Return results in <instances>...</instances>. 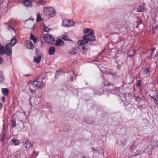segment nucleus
<instances>
[{
    "label": "nucleus",
    "instance_id": "obj_1",
    "mask_svg": "<svg viewBox=\"0 0 158 158\" xmlns=\"http://www.w3.org/2000/svg\"><path fill=\"white\" fill-rule=\"evenodd\" d=\"M82 38L83 40L79 41L77 43L78 45L79 46L84 45L87 44L89 41H93L96 40L95 36L94 35V34L84 35L82 36Z\"/></svg>",
    "mask_w": 158,
    "mask_h": 158
},
{
    "label": "nucleus",
    "instance_id": "obj_2",
    "mask_svg": "<svg viewBox=\"0 0 158 158\" xmlns=\"http://www.w3.org/2000/svg\"><path fill=\"white\" fill-rule=\"evenodd\" d=\"M43 10L44 15L49 18L54 17L56 14L55 9L52 7H44Z\"/></svg>",
    "mask_w": 158,
    "mask_h": 158
},
{
    "label": "nucleus",
    "instance_id": "obj_3",
    "mask_svg": "<svg viewBox=\"0 0 158 158\" xmlns=\"http://www.w3.org/2000/svg\"><path fill=\"white\" fill-rule=\"evenodd\" d=\"M9 46V44H7L4 47L2 46L0 43V55H2L5 53L7 56H10L12 53V51Z\"/></svg>",
    "mask_w": 158,
    "mask_h": 158
},
{
    "label": "nucleus",
    "instance_id": "obj_4",
    "mask_svg": "<svg viewBox=\"0 0 158 158\" xmlns=\"http://www.w3.org/2000/svg\"><path fill=\"white\" fill-rule=\"evenodd\" d=\"M44 40L48 44H53L55 42L54 38L50 34L44 35Z\"/></svg>",
    "mask_w": 158,
    "mask_h": 158
},
{
    "label": "nucleus",
    "instance_id": "obj_5",
    "mask_svg": "<svg viewBox=\"0 0 158 158\" xmlns=\"http://www.w3.org/2000/svg\"><path fill=\"white\" fill-rule=\"evenodd\" d=\"M75 23L72 20H64L62 22V25L64 27H71L73 26Z\"/></svg>",
    "mask_w": 158,
    "mask_h": 158
},
{
    "label": "nucleus",
    "instance_id": "obj_6",
    "mask_svg": "<svg viewBox=\"0 0 158 158\" xmlns=\"http://www.w3.org/2000/svg\"><path fill=\"white\" fill-rule=\"evenodd\" d=\"M37 88H40L43 87V83L42 81H39L37 80L34 81L32 83Z\"/></svg>",
    "mask_w": 158,
    "mask_h": 158
},
{
    "label": "nucleus",
    "instance_id": "obj_7",
    "mask_svg": "<svg viewBox=\"0 0 158 158\" xmlns=\"http://www.w3.org/2000/svg\"><path fill=\"white\" fill-rule=\"evenodd\" d=\"M17 42V40L15 37H14L11 39V40L10 43H8L7 44L9 45V48H11V51H12V47L14 46Z\"/></svg>",
    "mask_w": 158,
    "mask_h": 158
},
{
    "label": "nucleus",
    "instance_id": "obj_8",
    "mask_svg": "<svg viewBox=\"0 0 158 158\" xmlns=\"http://www.w3.org/2000/svg\"><path fill=\"white\" fill-rule=\"evenodd\" d=\"M22 3L26 7H30L31 6L32 3L30 0H23Z\"/></svg>",
    "mask_w": 158,
    "mask_h": 158
},
{
    "label": "nucleus",
    "instance_id": "obj_9",
    "mask_svg": "<svg viewBox=\"0 0 158 158\" xmlns=\"http://www.w3.org/2000/svg\"><path fill=\"white\" fill-rule=\"evenodd\" d=\"M84 33L85 34V35H89L90 34H94V31L93 30L89 28H85L83 30Z\"/></svg>",
    "mask_w": 158,
    "mask_h": 158
},
{
    "label": "nucleus",
    "instance_id": "obj_10",
    "mask_svg": "<svg viewBox=\"0 0 158 158\" xmlns=\"http://www.w3.org/2000/svg\"><path fill=\"white\" fill-rule=\"evenodd\" d=\"M19 142L18 139H14L10 141L8 144L10 146H12L13 145L14 146H15L19 145Z\"/></svg>",
    "mask_w": 158,
    "mask_h": 158
},
{
    "label": "nucleus",
    "instance_id": "obj_11",
    "mask_svg": "<svg viewBox=\"0 0 158 158\" xmlns=\"http://www.w3.org/2000/svg\"><path fill=\"white\" fill-rule=\"evenodd\" d=\"M23 145L26 148H30L31 146V143H30L29 141L27 140H26L25 142H23Z\"/></svg>",
    "mask_w": 158,
    "mask_h": 158
},
{
    "label": "nucleus",
    "instance_id": "obj_12",
    "mask_svg": "<svg viewBox=\"0 0 158 158\" xmlns=\"http://www.w3.org/2000/svg\"><path fill=\"white\" fill-rule=\"evenodd\" d=\"M26 47L29 49H31L33 47V45L32 42L30 40H28L26 42Z\"/></svg>",
    "mask_w": 158,
    "mask_h": 158
},
{
    "label": "nucleus",
    "instance_id": "obj_13",
    "mask_svg": "<svg viewBox=\"0 0 158 158\" xmlns=\"http://www.w3.org/2000/svg\"><path fill=\"white\" fill-rule=\"evenodd\" d=\"M55 44L57 46L60 47L64 45V43L61 39H58L56 41Z\"/></svg>",
    "mask_w": 158,
    "mask_h": 158
},
{
    "label": "nucleus",
    "instance_id": "obj_14",
    "mask_svg": "<svg viewBox=\"0 0 158 158\" xmlns=\"http://www.w3.org/2000/svg\"><path fill=\"white\" fill-rule=\"evenodd\" d=\"M55 51V48L54 47H51L49 48L48 50V54L51 55H53Z\"/></svg>",
    "mask_w": 158,
    "mask_h": 158
},
{
    "label": "nucleus",
    "instance_id": "obj_15",
    "mask_svg": "<svg viewBox=\"0 0 158 158\" xmlns=\"http://www.w3.org/2000/svg\"><path fill=\"white\" fill-rule=\"evenodd\" d=\"M37 89V88L34 85L33 83L30 85L29 87L31 93L35 92Z\"/></svg>",
    "mask_w": 158,
    "mask_h": 158
},
{
    "label": "nucleus",
    "instance_id": "obj_16",
    "mask_svg": "<svg viewBox=\"0 0 158 158\" xmlns=\"http://www.w3.org/2000/svg\"><path fill=\"white\" fill-rule=\"evenodd\" d=\"M144 7V4L143 3L142 5L139 6L137 9V12H142L143 11Z\"/></svg>",
    "mask_w": 158,
    "mask_h": 158
},
{
    "label": "nucleus",
    "instance_id": "obj_17",
    "mask_svg": "<svg viewBox=\"0 0 158 158\" xmlns=\"http://www.w3.org/2000/svg\"><path fill=\"white\" fill-rule=\"evenodd\" d=\"M41 57L40 56L34 57V61L37 63H39L41 59Z\"/></svg>",
    "mask_w": 158,
    "mask_h": 158
},
{
    "label": "nucleus",
    "instance_id": "obj_18",
    "mask_svg": "<svg viewBox=\"0 0 158 158\" xmlns=\"http://www.w3.org/2000/svg\"><path fill=\"white\" fill-rule=\"evenodd\" d=\"M77 49L76 48H73L71 49L69 52L72 54H75L77 53Z\"/></svg>",
    "mask_w": 158,
    "mask_h": 158
},
{
    "label": "nucleus",
    "instance_id": "obj_19",
    "mask_svg": "<svg viewBox=\"0 0 158 158\" xmlns=\"http://www.w3.org/2000/svg\"><path fill=\"white\" fill-rule=\"evenodd\" d=\"M136 52V51L134 50H131L127 53V55L130 57H132Z\"/></svg>",
    "mask_w": 158,
    "mask_h": 158
},
{
    "label": "nucleus",
    "instance_id": "obj_20",
    "mask_svg": "<svg viewBox=\"0 0 158 158\" xmlns=\"http://www.w3.org/2000/svg\"><path fill=\"white\" fill-rule=\"evenodd\" d=\"M151 145L152 146L154 147H157L158 145V142L156 140H153L151 142Z\"/></svg>",
    "mask_w": 158,
    "mask_h": 158
},
{
    "label": "nucleus",
    "instance_id": "obj_21",
    "mask_svg": "<svg viewBox=\"0 0 158 158\" xmlns=\"http://www.w3.org/2000/svg\"><path fill=\"white\" fill-rule=\"evenodd\" d=\"M2 93L3 94L4 96H6L8 93V90L7 89L3 88L2 90Z\"/></svg>",
    "mask_w": 158,
    "mask_h": 158
},
{
    "label": "nucleus",
    "instance_id": "obj_22",
    "mask_svg": "<svg viewBox=\"0 0 158 158\" xmlns=\"http://www.w3.org/2000/svg\"><path fill=\"white\" fill-rule=\"evenodd\" d=\"M30 39L31 40H33L34 43L37 42V40L35 38L34 35L32 34H31L30 36Z\"/></svg>",
    "mask_w": 158,
    "mask_h": 158
},
{
    "label": "nucleus",
    "instance_id": "obj_23",
    "mask_svg": "<svg viewBox=\"0 0 158 158\" xmlns=\"http://www.w3.org/2000/svg\"><path fill=\"white\" fill-rule=\"evenodd\" d=\"M44 31L46 32H48L51 30V28L46 26L45 25H44Z\"/></svg>",
    "mask_w": 158,
    "mask_h": 158
},
{
    "label": "nucleus",
    "instance_id": "obj_24",
    "mask_svg": "<svg viewBox=\"0 0 158 158\" xmlns=\"http://www.w3.org/2000/svg\"><path fill=\"white\" fill-rule=\"evenodd\" d=\"M42 20V19L41 17V16L40 13H38L37 14V22L41 21Z\"/></svg>",
    "mask_w": 158,
    "mask_h": 158
},
{
    "label": "nucleus",
    "instance_id": "obj_25",
    "mask_svg": "<svg viewBox=\"0 0 158 158\" xmlns=\"http://www.w3.org/2000/svg\"><path fill=\"white\" fill-rule=\"evenodd\" d=\"M4 77L2 73L0 72V82H3L4 81Z\"/></svg>",
    "mask_w": 158,
    "mask_h": 158
},
{
    "label": "nucleus",
    "instance_id": "obj_26",
    "mask_svg": "<svg viewBox=\"0 0 158 158\" xmlns=\"http://www.w3.org/2000/svg\"><path fill=\"white\" fill-rule=\"evenodd\" d=\"M149 69L148 68H145L143 71V74H145L148 73L149 72Z\"/></svg>",
    "mask_w": 158,
    "mask_h": 158
},
{
    "label": "nucleus",
    "instance_id": "obj_27",
    "mask_svg": "<svg viewBox=\"0 0 158 158\" xmlns=\"http://www.w3.org/2000/svg\"><path fill=\"white\" fill-rule=\"evenodd\" d=\"M158 28V26L156 25L155 26H153L152 28L153 33L154 34H155V33Z\"/></svg>",
    "mask_w": 158,
    "mask_h": 158
},
{
    "label": "nucleus",
    "instance_id": "obj_28",
    "mask_svg": "<svg viewBox=\"0 0 158 158\" xmlns=\"http://www.w3.org/2000/svg\"><path fill=\"white\" fill-rule=\"evenodd\" d=\"M62 39L66 41H68L69 40V37L67 36L64 35L62 37Z\"/></svg>",
    "mask_w": 158,
    "mask_h": 158
},
{
    "label": "nucleus",
    "instance_id": "obj_29",
    "mask_svg": "<svg viewBox=\"0 0 158 158\" xmlns=\"http://www.w3.org/2000/svg\"><path fill=\"white\" fill-rule=\"evenodd\" d=\"M7 29L10 31H13L14 32H15V30L13 28L11 27L10 25H8Z\"/></svg>",
    "mask_w": 158,
    "mask_h": 158
},
{
    "label": "nucleus",
    "instance_id": "obj_30",
    "mask_svg": "<svg viewBox=\"0 0 158 158\" xmlns=\"http://www.w3.org/2000/svg\"><path fill=\"white\" fill-rule=\"evenodd\" d=\"M149 96L151 98L153 99L154 100V101H157V100H158V94L156 96V98H155L153 97L152 96L150 95H149Z\"/></svg>",
    "mask_w": 158,
    "mask_h": 158
},
{
    "label": "nucleus",
    "instance_id": "obj_31",
    "mask_svg": "<svg viewBox=\"0 0 158 158\" xmlns=\"http://www.w3.org/2000/svg\"><path fill=\"white\" fill-rule=\"evenodd\" d=\"M45 3V2L44 0H40L38 2V5L44 4Z\"/></svg>",
    "mask_w": 158,
    "mask_h": 158
},
{
    "label": "nucleus",
    "instance_id": "obj_32",
    "mask_svg": "<svg viewBox=\"0 0 158 158\" xmlns=\"http://www.w3.org/2000/svg\"><path fill=\"white\" fill-rule=\"evenodd\" d=\"M78 46H79V47L80 49H82L83 50H87L88 49V48H85L84 46H82L83 45H81L80 46H79V45Z\"/></svg>",
    "mask_w": 158,
    "mask_h": 158
},
{
    "label": "nucleus",
    "instance_id": "obj_33",
    "mask_svg": "<svg viewBox=\"0 0 158 158\" xmlns=\"http://www.w3.org/2000/svg\"><path fill=\"white\" fill-rule=\"evenodd\" d=\"M141 82L140 80H138L137 81V86L138 87H139L140 85Z\"/></svg>",
    "mask_w": 158,
    "mask_h": 158
},
{
    "label": "nucleus",
    "instance_id": "obj_34",
    "mask_svg": "<svg viewBox=\"0 0 158 158\" xmlns=\"http://www.w3.org/2000/svg\"><path fill=\"white\" fill-rule=\"evenodd\" d=\"M12 126L13 127H15L16 126V122L14 120L12 122Z\"/></svg>",
    "mask_w": 158,
    "mask_h": 158
},
{
    "label": "nucleus",
    "instance_id": "obj_35",
    "mask_svg": "<svg viewBox=\"0 0 158 158\" xmlns=\"http://www.w3.org/2000/svg\"><path fill=\"white\" fill-rule=\"evenodd\" d=\"M60 74V72L58 71H56L55 73V77H56Z\"/></svg>",
    "mask_w": 158,
    "mask_h": 158
},
{
    "label": "nucleus",
    "instance_id": "obj_36",
    "mask_svg": "<svg viewBox=\"0 0 158 158\" xmlns=\"http://www.w3.org/2000/svg\"><path fill=\"white\" fill-rule=\"evenodd\" d=\"M2 144L3 145H4L6 143V142L4 141V137H2Z\"/></svg>",
    "mask_w": 158,
    "mask_h": 158
},
{
    "label": "nucleus",
    "instance_id": "obj_37",
    "mask_svg": "<svg viewBox=\"0 0 158 158\" xmlns=\"http://www.w3.org/2000/svg\"><path fill=\"white\" fill-rule=\"evenodd\" d=\"M156 50V48H153V49H152V50H151V53H150L151 54V55H152V54H153L154 52V51Z\"/></svg>",
    "mask_w": 158,
    "mask_h": 158
},
{
    "label": "nucleus",
    "instance_id": "obj_38",
    "mask_svg": "<svg viewBox=\"0 0 158 158\" xmlns=\"http://www.w3.org/2000/svg\"><path fill=\"white\" fill-rule=\"evenodd\" d=\"M123 141L122 142V143L123 145H125L126 143V141L125 139H123Z\"/></svg>",
    "mask_w": 158,
    "mask_h": 158
},
{
    "label": "nucleus",
    "instance_id": "obj_39",
    "mask_svg": "<svg viewBox=\"0 0 158 158\" xmlns=\"http://www.w3.org/2000/svg\"><path fill=\"white\" fill-rule=\"evenodd\" d=\"M3 60L2 58L0 57V64L2 63Z\"/></svg>",
    "mask_w": 158,
    "mask_h": 158
},
{
    "label": "nucleus",
    "instance_id": "obj_40",
    "mask_svg": "<svg viewBox=\"0 0 158 158\" xmlns=\"http://www.w3.org/2000/svg\"><path fill=\"white\" fill-rule=\"evenodd\" d=\"M31 74H26V75H24L23 76L25 77H29L30 76H31Z\"/></svg>",
    "mask_w": 158,
    "mask_h": 158
},
{
    "label": "nucleus",
    "instance_id": "obj_41",
    "mask_svg": "<svg viewBox=\"0 0 158 158\" xmlns=\"http://www.w3.org/2000/svg\"><path fill=\"white\" fill-rule=\"evenodd\" d=\"M2 104L1 103H0V110L2 109Z\"/></svg>",
    "mask_w": 158,
    "mask_h": 158
},
{
    "label": "nucleus",
    "instance_id": "obj_42",
    "mask_svg": "<svg viewBox=\"0 0 158 158\" xmlns=\"http://www.w3.org/2000/svg\"><path fill=\"white\" fill-rule=\"evenodd\" d=\"M2 101L3 102H4L5 101V98L4 97H2Z\"/></svg>",
    "mask_w": 158,
    "mask_h": 158
},
{
    "label": "nucleus",
    "instance_id": "obj_43",
    "mask_svg": "<svg viewBox=\"0 0 158 158\" xmlns=\"http://www.w3.org/2000/svg\"><path fill=\"white\" fill-rule=\"evenodd\" d=\"M73 77H70V79L71 81H73Z\"/></svg>",
    "mask_w": 158,
    "mask_h": 158
},
{
    "label": "nucleus",
    "instance_id": "obj_44",
    "mask_svg": "<svg viewBox=\"0 0 158 158\" xmlns=\"http://www.w3.org/2000/svg\"><path fill=\"white\" fill-rule=\"evenodd\" d=\"M82 53H83V54H85L86 53H85V52H82Z\"/></svg>",
    "mask_w": 158,
    "mask_h": 158
},
{
    "label": "nucleus",
    "instance_id": "obj_45",
    "mask_svg": "<svg viewBox=\"0 0 158 158\" xmlns=\"http://www.w3.org/2000/svg\"><path fill=\"white\" fill-rule=\"evenodd\" d=\"M156 105H157V104H158V102H156Z\"/></svg>",
    "mask_w": 158,
    "mask_h": 158
},
{
    "label": "nucleus",
    "instance_id": "obj_46",
    "mask_svg": "<svg viewBox=\"0 0 158 158\" xmlns=\"http://www.w3.org/2000/svg\"><path fill=\"white\" fill-rule=\"evenodd\" d=\"M20 123H22V122L20 121V120L19 121Z\"/></svg>",
    "mask_w": 158,
    "mask_h": 158
},
{
    "label": "nucleus",
    "instance_id": "obj_47",
    "mask_svg": "<svg viewBox=\"0 0 158 158\" xmlns=\"http://www.w3.org/2000/svg\"><path fill=\"white\" fill-rule=\"evenodd\" d=\"M115 76V75H114V74L112 75V76H113V77H114V76Z\"/></svg>",
    "mask_w": 158,
    "mask_h": 158
},
{
    "label": "nucleus",
    "instance_id": "obj_48",
    "mask_svg": "<svg viewBox=\"0 0 158 158\" xmlns=\"http://www.w3.org/2000/svg\"><path fill=\"white\" fill-rule=\"evenodd\" d=\"M84 158H86L85 157L83 156Z\"/></svg>",
    "mask_w": 158,
    "mask_h": 158
}]
</instances>
